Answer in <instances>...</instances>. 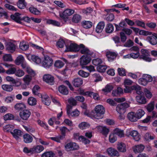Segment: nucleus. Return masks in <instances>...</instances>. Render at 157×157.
Returning a JSON list of instances; mask_svg holds the SVG:
<instances>
[{
	"mask_svg": "<svg viewBox=\"0 0 157 157\" xmlns=\"http://www.w3.org/2000/svg\"><path fill=\"white\" fill-rule=\"evenodd\" d=\"M26 71L29 74V75H26L23 78V80L25 83L28 85L32 80V77L35 75V73L34 71L30 67L26 68Z\"/></svg>",
	"mask_w": 157,
	"mask_h": 157,
	"instance_id": "obj_1",
	"label": "nucleus"
},
{
	"mask_svg": "<svg viewBox=\"0 0 157 157\" xmlns=\"http://www.w3.org/2000/svg\"><path fill=\"white\" fill-rule=\"evenodd\" d=\"M74 12L75 11L73 10L67 9L64 10L63 13H60L59 16L65 22H66L68 18V17L72 15Z\"/></svg>",
	"mask_w": 157,
	"mask_h": 157,
	"instance_id": "obj_2",
	"label": "nucleus"
},
{
	"mask_svg": "<svg viewBox=\"0 0 157 157\" xmlns=\"http://www.w3.org/2000/svg\"><path fill=\"white\" fill-rule=\"evenodd\" d=\"M139 34L140 35L145 36L150 35L147 37V39H157V33H156L144 30H140L139 31Z\"/></svg>",
	"mask_w": 157,
	"mask_h": 157,
	"instance_id": "obj_3",
	"label": "nucleus"
},
{
	"mask_svg": "<svg viewBox=\"0 0 157 157\" xmlns=\"http://www.w3.org/2000/svg\"><path fill=\"white\" fill-rule=\"evenodd\" d=\"M129 106V105L127 103H121L117 105L116 110L118 113H124L126 109Z\"/></svg>",
	"mask_w": 157,
	"mask_h": 157,
	"instance_id": "obj_4",
	"label": "nucleus"
},
{
	"mask_svg": "<svg viewBox=\"0 0 157 157\" xmlns=\"http://www.w3.org/2000/svg\"><path fill=\"white\" fill-rule=\"evenodd\" d=\"M66 48L65 50V52H77L80 49V45L78 46L75 43H71L69 46L65 44Z\"/></svg>",
	"mask_w": 157,
	"mask_h": 157,
	"instance_id": "obj_5",
	"label": "nucleus"
},
{
	"mask_svg": "<svg viewBox=\"0 0 157 157\" xmlns=\"http://www.w3.org/2000/svg\"><path fill=\"white\" fill-rule=\"evenodd\" d=\"M141 53L142 55H140V59H143L147 61L150 62L151 61V59L148 57L149 55V53L147 50L142 49L141 51Z\"/></svg>",
	"mask_w": 157,
	"mask_h": 157,
	"instance_id": "obj_6",
	"label": "nucleus"
},
{
	"mask_svg": "<svg viewBox=\"0 0 157 157\" xmlns=\"http://www.w3.org/2000/svg\"><path fill=\"white\" fill-rule=\"evenodd\" d=\"M16 45L11 42H7L5 44L6 49L9 53L14 52L16 51Z\"/></svg>",
	"mask_w": 157,
	"mask_h": 157,
	"instance_id": "obj_7",
	"label": "nucleus"
},
{
	"mask_svg": "<svg viewBox=\"0 0 157 157\" xmlns=\"http://www.w3.org/2000/svg\"><path fill=\"white\" fill-rule=\"evenodd\" d=\"M86 56L84 55L80 59V65L82 68L84 67L85 65L89 63L91 59V57Z\"/></svg>",
	"mask_w": 157,
	"mask_h": 157,
	"instance_id": "obj_8",
	"label": "nucleus"
},
{
	"mask_svg": "<svg viewBox=\"0 0 157 157\" xmlns=\"http://www.w3.org/2000/svg\"><path fill=\"white\" fill-rule=\"evenodd\" d=\"M80 52L82 54H84V55H86L87 56L91 57L92 56L93 53L90 51V50L85 46L81 44H80Z\"/></svg>",
	"mask_w": 157,
	"mask_h": 157,
	"instance_id": "obj_9",
	"label": "nucleus"
},
{
	"mask_svg": "<svg viewBox=\"0 0 157 157\" xmlns=\"http://www.w3.org/2000/svg\"><path fill=\"white\" fill-rule=\"evenodd\" d=\"M52 59L48 56H44V59L42 62V65L45 67L49 68L52 63Z\"/></svg>",
	"mask_w": 157,
	"mask_h": 157,
	"instance_id": "obj_10",
	"label": "nucleus"
},
{
	"mask_svg": "<svg viewBox=\"0 0 157 157\" xmlns=\"http://www.w3.org/2000/svg\"><path fill=\"white\" fill-rule=\"evenodd\" d=\"M65 147L67 151H70L78 149V146L76 143L70 142L66 144Z\"/></svg>",
	"mask_w": 157,
	"mask_h": 157,
	"instance_id": "obj_11",
	"label": "nucleus"
},
{
	"mask_svg": "<svg viewBox=\"0 0 157 157\" xmlns=\"http://www.w3.org/2000/svg\"><path fill=\"white\" fill-rule=\"evenodd\" d=\"M31 112L28 109H25L20 112L19 115L21 118L24 120H27L31 115Z\"/></svg>",
	"mask_w": 157,
	"mask_h": 157,
	"instance_id": "obj_12",
	"label": "nucleus"
},
{
	"mask_svg": "<svg viewBox=\"0 0 157 157\" xmlns=\"http://www.w3.org/2000/svg\"><path fill=\"white\" fill-rule=\"evenodd\" d=\"M107 152L109 155L111 156H117L119 157V154L118 151L112 147L108 148L107 150Z\"/></svg>",
	"mask_w": 157,
	"mask_h": 157,
	"instance_id": "obj_13",
	"label": "nucleus"
},
{
	"mask_svg": "<svg viewBox=\"0 0 157 157\" xmlns=\"http://www.w3.org/2000/svg\"><path fill=\"white\" fill-rule=\"evenodd\" d=\"M44 80L46 82L52 85L54 82V78L51 75L49 74L45 75L43 76Z\"/></svg>",
	"mask_w": 157,
	"mask_h": 157,
	"instance_id": "obj_14",
	"label": "nucleus"
},
{
	"mask_svg": "<svg viewBox=\"0 0 157 157\" xmlns=\"http://www.w3.org/2000/svg\"><path fill=\"white\" fill-rule=\"evenodd\" d=\"M20 14L18 13H16L14 14H12L10 16L11 18L15 21V22L20 24H21V21L22 20V18L20 17Z\"/></svg>",
	"mask_w": 157,
	"mask_h": 157,
	"instance_id": "obj_15",
	"label": "nucleus"
},
{
	"mask_svg": "<svg viewBox=\"0 0 157 157\" xmlns=\"http://www.w3.org/2000/svg\"><path fill=\"white\" fill-rule=\"evenodd\" d=\"M72 128H71L70 130L68 129L65 127H63L60 128V130L61 132V135L60 136V138L61 140H62L65 138L66 136V133L70 132V130H72Z\"/></svg>",
	"mask_w": 157,
	"mask_h": 157,
	"instance_id": "obj_16",
	"label": "nucleus"
},
{
	"mask_svg": "<svg viewBox=\"0 0 157 157\" xmlns=\"http://www.w3.org/2000/svg\"><path fill=\"white\" fill-rule=\"evenodd\" d=\"M10 132L13 137L17 140H18L19 137L21 136L23 134L22 132L17 129H15L13 132L10 131Z\"/></svg>",
	"mask_w": 157,
	"mask_h": 157,
	"instance_id": "obj_17",
	"label": "nucleus"
},
{
	"mask_svg": "<svg viewBox=\"0 0 157 157\" xmlns=\"http://www.w3.org/2000/svg\"><path fill=\"white\" fill-rule=\"evenodd\" d=\"M106 55L109 61H113L117 56L115 52H107Z\"/></svg>",
	"mask_w": 157,
	"mask_h": 157,
	"instance_id": "obj_18",
	"label": "nucleus"
},
{
	"mask_svg": "<svg viewBox=\"0 0 157 157\" xmlns=\"http://www.w3.org/2000/svg\"><path fill=\"white\" fill-rule=\"evenodd\" d=\"M105 25V23L103 21L99 22L97 25L96 28V31L98 33H101Z\"/></svg>",
	"mask_w": 157,
	"mask_h": 157,
	"instance_id": "obj_19",
	"label": "nucleus"
},
{
	"mask_svg": "<svg viewBox=\"0 0 157 157\" xmlns=\"http://www.w3.org/2000/svg\"><path fill=\"white\" fill-rule=\"evenodd\" d=\"M130 135L133 137V139L136 141H138L140 138V135L136 131L134 130L131 132H130Z\"/></svg>",
	"mask_w": 157,
	"mask_h": 157,
	"instance_id": "obj_20",
	"label": "nucleus"
},
{
	"mask_svg": "<svg viewBox=\"0 0 157 157\" xmlns=\"http://www.w3.org/2000/svg\"><path fill=\"white\" fill-rule=\"evenodd\" d=\"M126 146L125 144L123 143H118L117 144V148L120 152H125L126 151Z\"/></svg>",
	"mask_w": 157,
	"mask_h": 157,
	"instance_id": "obj_21",
	"label": "nucleus"
},
{
	"mask_svg": "<svg viewBox=\"0 0 157 157\" xmlns=\"http://www.w3.org/2000/svg\"><path fill=\"white\" fill-rule=\"evenodd\" d=\"M29 46L28 43L23 41L20 43L19 48L22 51H26L28 49Z\"/></svg>",
	"mask_w": 157,
	"mask_h": 157,
	"instance_id": "obj_22",
	"label": "nucleus"
},
{
	"mask_svg": "<svg viewBox=\"0 0 157 157\" xmlns=\"http://www.w3.org/2000/svg\"><path fill=\"white\" fill-rule=\"evenodd\" d=\"M59 91L64 95H67L68 94V90L67 88L64 85H61L58 88Z\"/></svg>",
	"mask_w": 157,
	"mask_h": 157,
	"instance_id": "obj_23",
	"label": "nucleus"
},
{
	"mask_svg": "<svg viewBox=\"0 0 157 157\" xmlns=\"http://www.w3.org/2000/svg\"><path fill=\"white\" fill-rule=\"evenodd\" d=\"M127 117L128 119L132 122L136 121L137 119L136 113L133 112H131L128 114Z\"/></svg>",
	"mask_w": 157,
	"mask_h": 157,
	"instance_id": "obj_24",
	"label": "nucleus"
},
{
	"mask_svg": "<svg viewBox=\"0 0 157 157\" xmlns=\"http://www.w3.org/2000/svg\"><path fill=\"white\" fill-rule=\"evenodd\" d=\"M83 83L82 79L79 78H77L74 79L73 82V84L74 86L78 87L81 86Z\"/></svg>",
	"mask_w": 157,
	"mask_h": 157,
	"instance_id": "obj_25",
	"label": "nucleus"
},
{
	"mask_svg": "<svg viewBox=\"0 0 157 157\" xmlns=\"http://www.w3.org/2000/svg\"><path fill=\"white\" fill-rule=\"evenodd\" d=\"M144 146L142 144L137 145L133 147V151L135 153L141 152L144 150Z\"/></svg>",
	"mask_w": 157,
	"mask_h": 157,
	"instance_id": "obj_26",
	"label": "nucleus"
},
{
	"mask_svg": "<svg viewBox=\"0 0 157 157\" xmlns=\"http://www.w3.org/2000/svg\"><path fill=\"white\" fill-rule=\"evenodd\" d=\"M142 95H139L136 96V99L138 103L142 104H144L146 103V99Z\"/></svg>",
	"mask_w": 157,
	"mask_h": 157,
	"instance_id": "obj_27",
	"label": "nucleus"
},
{
	"mask_svg": "<svg viewBox=\"0 0 157 157\" xmlns=\"http://www.w3.org/2000/svg\"><path fill=\"white\" fill-rule=\"evenodd\" d=\"M94 109L95 112L100 113L101 114H104L105 111L104 108L101 105L96 106Z\"/></svg>",
	"mask_w": 157,
	"mask_h": 157,
	"instance_id": "obj_28",
	"label": "nucleus"
},
{
	"mask_svg": "<svg viewBox=\"0 0 157 157\" xmlns=\"http://www.w3.org/2000/svg\"><path fill=\"white\" fill-rule=\"evenodd\" d=\"M24 141L26 143L31 142L33 141V138L31 136L28 134H26L23 135Z\"/></svg>",
	"mask_w": 157,
	"mask_h": 157,
	"instance_id": "obj_29",
	"label": "nucleus"
},
{
	"mask_svg": "<svg viewBox=\"0 0 157 157\" xmlns=\"http://www.w3.org/2000/svg\"><path fill=\"white\" fill-rule=\"evenodd\" d=\"M44 149V147L42 145H37L34 146L32 149L33 153H40Z\"/></svg>",
	"mask_w": 157,
	"mask_h": 157,
	"instance_id": "obj_30",
	"label": "nucleus"
},
{
	"mask_svg": "<svg viewBox=\"0 0 157 157\" xmlns=\"http://www.w3.org/2000/svg\"><path fill=\"white\" fill-rule=\"evenodd\" d=\"M97 128L100 132L104 135L107 134L109 132V129L105 127L99 126Z\"/></svg>",
	"mask_w": 157,
	"mask_h": 157,
	"instance_id": "obj_31",
	"label": "nucleus"
},
{
	"mask_svg": "<svg viewBox=\"0 0 157 157\" xmlns=\"http://www.w3.org/2000/svg\"><path fill=\"white\" fill-rule=\"evenodd\" d=\"M132 90H136V93L139 95H142L143 94V92L141 91V87L137 85H134L131 86Z\"/></svg>",
	"mask_w": 157,
	"mask_h": 157,
	"instance_id": "obj_32",
	"label": "nucleus"
},
{
	"mask_svg": "<svg viewBox=\"0 0 157 157\" xmlns=\"http://www.w3.org/2000/svg\"><path fill=\"white\" fill-rule=\"evenodd\" d=\"M14 108L17 111H21L26 108V106L24 103H18L15 105Z\"/></svg>",
	"mask_w": 157,
	"mask_h": 157,
	"instance_id": "obj_33",
	"label": "nucleus"
},
{
	"mask_svg": "<svg viewBox=\"0 0 157 157\" xmlns=\"http://www.w3.org/2000/svg\"><path fill=\"white\" fill-rule=\"evenodd\" d=\"M83 27L86 29L90 28L92 25V23L89 21H84L82 23Z\"/></svg>",
	"mask_w": 157,
	"mask_h": 157,
	"instance_id": "obj_34",
	"label": "nucleus"
},
{
	"mask_svg": "<svg viewBox=\"0 0 157 157\" xmlns=\"http://www.w3.org/2000/svg\"><path fill=\"white\" fill-rule=\"evenodd\" d=\"M47 24H52L54 26L59 27L60 26V23L55 20L51 19H48L46 21Z\"/></svg>",
	"mask_w": 157,
	"mask_h": 157,
	"instance_id": "obj_35",
	"label": "nucleus"
},
{
	"mask_svg": "<svg viewBox=\"0 0 157 157\" xmlns=\"http://www.w3.org/2000/svg\"><path fill=\"white\" fill-rule=\"evenodd\" d=\"M114 30V27L111 24H108L106 27L105 30L106 33H112Z\"/></svg>",
	"mask_w": 157,
	"mask_h": 157,
	"instance_id": "obj_36",
	"label": "nucleus"
},
{
	"mask_svg": "<svg viewBox=\"0 0 157 157\" xmlns=\"http://www.w3.org/2000/svg\"><path fill=\"white\" fill-rule=\"evenodd\" d=\"M2 89L5 91L10 92L13 90V87L12 86L7 84H3L2 85Z\"/></svg>",
	"mask_w": 157,
	"mask_h": 157,
	"instance_id": "obj_37",
	"label": "nucleus"
},
{
	"mask_svg": "<svg viewBox=\"0 0 157 157\" xmlns=\"http://www.w3.org/2000/svg\"><path fill=\"white\" fill-rule=\"evenodd\" d=\"M24 59L23 57L21 56H18L15 60V63L17 65H19L22 63H23Z\"/></svg>",
	"mask_w": 157,
	"mask_h": 157,
	"instance_id": "obj_38",
	"label": "nucleus"
},
{
	"mask_svg": "<svg viewBox=\"0 0 157 157\" xmlns=\"http://www.w3.org/2000/svg\"><path fill=\"white\" fill-rule=\"evenodd\" d=\"M25 0H19L17 3L18 7L20 9H24L26 6Z\"/></svg>",
	"mask_w": 157,
	"mask_h": 157,
	"instance_id": "obj_39",
	"label": "nucleus"
},
{
	"mask_svg": "<svg viewBox=\"0 0 157 157\" xmlns=\"http://www.w3.org/2000/svg\"><path fill=\"white\" fill-rule=\"evenodd\" d=\"M113 134L115 135H117L120 137H122L124 135L123 131L118 128H116L114 130Z\"/></svg>",
	"mask_w": 157,
	"mask_h": 157,
	"instance_id": "obj_40",
	"label": "nucleus"
},
{
	"mask_svg": "<svg viewBox=\"0 0 157 157\" xmlns=\"http://www.w3.org/2000/svg\"><path fill=\"white\" fill-rule=\"evenodd\" d=\"M81 17L80 15L78 14H75L73 16L72 20L73 22L78 23L81 21Z\"/></svg>",
	"mask_w": 157,
	"mask_h": 157,
	"instance_id": "obj_41",
	"label": "nucleus"
},
{
	"mask_svg": "<svg viewBox=\"0 0 157 157\" xmlns=\"http://www.w3.org/2000/svg\"><path fill=\"white\" fill-rule=\"evenodd\" d=\"M154 102L151 101L150 103L148 104L146 106V108L148 112H150L154 109Z\"/></svg>",
	"mask_w": 157,
	"mask_h": 157,
	"instance_id": "obj_42",
	"label": "nucleus"
},
{
	"mask_svg": "<svg viewBox=\"0 0 157 157\" xmlns=\"http://www.w3.org/2000/svg\"><path fill=\"white\" fill-rule=\"evenodd\" d=\"M28 102L30 105H34L36 104V100L35 98L30 97L29 98Z\"/></svg>",
	"mask_w": 157,
	"mask_h": 157,
	"instance_id": "obj_43",
	"label": "nucleus"
},
{
	"mask_svg": "<svg viewBox=\"0 0 157 157\" xmlns=\"http://www.w3.org/2000/svg\"><path fill=\"white\" fill-rule=\"evenodd\" d=\"M2 59L5 61H11L13 59L11 55L10 54H6L2 57Z\"/></svg>",
	"mask_w": 157,
	"mask_h": 157,
	"instance_id": "obj_44",
	"label": "nucleus"
},
{
	"mask_svg": "<svg viewBox=\"0 0 157 157\" xmlns=\"http://www.w3.org/2000/svg\"><path fill=\"white\" fill-rule=\"evenodd\" d=\"M145 114L144 111L142 109H139L136 113L137 119L140 118Z\"/></svg>",
	"mask_w": 157,
	"mask_h": 157,
	"instance_id": "obj_45",
	"label": "nucleus"
},
{
	"mask_svg": "<svg viewBox=\"0 0 157 157\" xmlns=\"http://www.w3.org/2000/svg\"><path fill=\"white\" fill-rule=\"evenodd\" d=\"M31 59L33 61L35 62L36 63H39L41 62V60L37 56L35 55H32L31 56Z\"/></svg>",
	"mask_w": 157,
	"mask_h": 157,
	"instance_id": "obj_46",
	"label": "nucleus"
},
{
	"mask_svg": "<svg viewBox=\"0 0 157 157\" xmlns=\"http://www.w3.org/2000/svg\"><path fill=\"white\" fill-rule=\"evenodd\" d=\"M107 68V66L106 65H99L97 68V71L100 72H105Z\"/></svg>",
	"mask_w": 157,
	"mask_h": 157,
	"instance_id": "obj_47",
	"label": "nucleus"
},
{
	"mask_svg": "<svg viewBox=\"0 0 157 157\" xmlns=\"http://www.w3.org/2000/svg\"><path fill=\"white\" fill-rule=\"evenodd\" d=\"M92 96L94 99L97 100H100L99 96L98 94L94 93L93 92H90L88 96L91 97Z\"/></svg>",
	"mask_w": 157,
	"mask_h": 157,
	"instance_id": "obj_48",
	"label": "nucleus"
},
{
	"mask_svg": "<svg viewBox=\"0 0 157 157\" xmlns=\"http://www.w3.org/2000/svg\"><path fill=\"white\" fill-rule=\"evenodd\" d=\"M90 126L89 124L86 122H82L79 125V128L81 129H86L89 127Z\"/></svg>",
	"mask_w": 157,
	"mask_h": 157,
	"instance_id": "obj_49",
	"label": "nucleus"
},
{
	"mask_svg": "<svg viewBox=\"0 0 157 157\" xmlns=\"http://www.w3.org/2000/svg\"><path fill=\"white\" fill-rule=\"evenodd\" d=\"M68 102L69 104V105H71L72 106V107L73 106H75L77 105V101L76 100L72 98H71L68 99Z\"/></svg>",
	"mask_w": 157,
	"mask_h": 157,
	"instance_id": "obj_50",
	"label": "nucleus"
},
{
	"mask_svg": "<svg viewBox=\"0 0 157 157\" xmlns=\"http://www.w3.org/2000/svg\"><path fill=\"white\" fill-rule=\"evenodd\" d=\"M113 88V86L110 85H107L104 89H103L102 90L105 92H110Z\"/></svg>",
	"mask_w": 157,
	"mask_h": 157,
	"instance_id": "obj_51",
	"label": "nucleus"
},
{
	"mask_svg": "<svg viewBox=\"0 0 157 157\" xmlns=\"http://www.w3.org/2000/svg\"><path fill=\"white\" fill-rule=\"evenodd\" d=\"M54 154L51 151L44 152L41 155V157H54Z\"/></svg>",
	"mask_w": 157,
	"mask_h": 157,
	"instance_id": "obj_52",
	"label": "nucleus"
},
{
	"mask_svg": "<svg viewBox=\"0 0 157 157\" xmlns=\"http://www.w3.org/2000/svg\"><path fill=\"white\" fill-rule=\"evenodd\" d=\"M102 62V60L99 58H98L93 60V64L95 66L99 65Z\"/></svg>",
	"mask_w": 157,
	"mask_h": 157,
	"instance_id": "obj_53",
	"label": "nucleus"
},
{
	"mask_svg": "<svg viewBox=\"0 0 157 157\" xmlns=\"http://www.w3.org/2000/svg\"><path fill=\"white\" fill-rule=\"evenodd\" d=\"M78 74L83 77H87L89 75V73L84 71L82 70L79 71L78 73Z\"/></svg>",
	"mask_w": 157,
	"mask_h": 157,
	"instance_id": "obj_54",
	"label": "nucleus"
},
{
	"mask_svg": "<svg viewBox=\"0 0 157 157\" xmlns=\"http://www.w3.org/2000/svg\"><path fill=\"white\" fill-rule=\"evenodd\" d=\"M64 44H65L64 40H59L56 43V46L60 48H63Z\"/></svg>",
	"mask_w": 157,
	"mask_h": 157,
	"instance_id": "obj_55",
	"label": "nucleus"
},
{
	"mask_svg": "<svg viewBox=\"0 0 157 157\" xmlns=\"http://www.w3.org/2000/svg\"><path fill=\"white\" fill-rule=\"evenodd\" d=\"M29 10L30 12L35 15H38L40 13V11L36 8L31 7L29 8Z\"/></svg>",
	"mask_w": 157,
	"mask_h": 157,
	"instance_id": "obj_56",
	"label": "nucleus"
},
{
	"mask_svg": "<svg viewBox=\"0 0 157 157\" xmlns=\"http://www.w3.org/2000/svg\"><path fill=\"white\" fill-rule=\"evenodd\" d=\"M143 77L147 82H151L152 81V78L149 75L147 74L144 75L143 76Z\"/></svg>",
	"mask_w": 157,
	"mask_h": 157,
	"instance_id": "obj_57",
	"label": "nucleus"
},
{
	"mask_svg": "<svg viewBox=\"0 0 157 157\" xmlns=\"http://www.w3.org/2000/svg\"><path fill=\"white\" fill-rule=\"evenodd\" d=\"M4 119L5 121L8 120L13 119L14 118V116L11 114H7L4 116Z\"/></svg>",
	"mask_w": 157,
	"mask_h": 157,
	"instance_id": "obj_58",
	"label": "nucleus"
},
{
	"mask_svg": "<svg viewBox=\"0 0 157 157\" xmlns=\"http://www.w3.org/2000/svg\"><path fill=\"white\" fill-rule=\"evenodd\" d=\"M63 65L64 64L62 61L58 60L55 62L54 66L58 68H60L63 66Z\"/></svg>",
	"mask_w": 157,
	"mask_h": 157,
	"instance_id": "obj_59",
	"label": "nucleus"
},
{
	"mask_svg": "<svg viewBox=\"0 0 157 157\" xmlns=\"http://www.w3.org/2000/svg\"><path fill=\"white\" fill-rule=\"evenodd\" d=\"M6 79L7 81L10 82L13 84H15L17 82V81L15 79L10 76H7L6 77Z\"/></svg>",
	"mask_w": 157,
	"mask_h": 157,
	"instance_id": "obj_60",
	"label": "nucleus"
},
{
	"mask_svg": "<svg viewBox=\"0 0 157 157\" xmlns=\"http://www.w3.org/2000/svg\"><path fill=\"white\" fill-rule=\"evenodd\" d=\"M104 114H101L100 113L96 112L94 113V114H92L93 116V117L95 119H99L103 117L102 115Z\"/></svg>",
	"mask_w": 157,
	"mask_h": 157,
	"instance_id": "obj_61",
	"label": "nucleus"
},
{
	"mask_svg": "<svg viewBox=\"0 0 157 157\" xmlns=\"http://www.w3.org/2000/svg\"><path fill=\"white\" fill-rule=\"evenodd\" d=\"M119 75L121 76H124L126 75L125 69L122 68H118L117 69Z\"/></svg>",
	"mask_w": 157,
	"mask_h": 157,
	"instance_id": "obj_62",
	"label": "nucleus"
},
{
	"mask_svg": "<svg viewBox=\"0 0 157 157\" xmlns=\"http://www.w3.org/2000/svg\"><path fill=\"white\" fill-rule=\"evenodd\" d=\"M117 139L116 136L114 134L110 135L109 136V140L110 142L113 143Z\"/></svg>",
	"mask_w": 157,
	"mask_h": 157,
	"instance_id": "obj_63",
	"label": "nucleus"
},
{
	"mask_svg": "<svg viewBox=\"0 0 157 157\" xmlns=\"http://www.w3.org/2000/svg\"><path fill=\"white\" fill-rule=\"evenodd\" d=\"M14 126L12 125H7L4 126L3 129L4 130H6V132H9L12 129H13Z\"/></svg>",
	"mask_w": 157,
	"mask_h": 157,
	"instance_id": "obj_64",
	"label": "nucleus"
}]
</instances>
